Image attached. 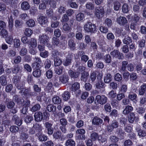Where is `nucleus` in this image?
<instances>
[{
  "label": "nucleus",
  "mask_w": 146,
  "mask_h": 146,
  "mask_svg": "<svg viewBox=\"0 0 146 146\" xmlns=\"http://www.w3.org/2000/svg\"><path fill=\"white\" fill-rule=\"evenodd\" d=\"M117 23L120 25H124L127 23L126 19L124 17L120 16L117 19Z\"/></svg>",
  "instance_id": "obj_9"
},
{
  "label": "nucleus",
  "mask_w": 146,
  "mask_h": 146,
  "mask_svg": "<svg viewBox=\"0 0 146 146\" xmlns=\"http://www.w3.org/2000/svg\"><path fill=\"white\" fill-rule=\"evenodd\" d=\"M49 3L51 7L55 8L56 5V2L53 0H48Z\"/></svg>",
  "instance_id": "obj_52"
},
{
  "label": "nucleus",
  "mask_w": 146,
  "mask_h": 146,
  "mask_svg": "<svg viewBox=\"0 0 146 146\" xmlns=\"http://www.w3.org/2000/svg\"><path fill=\"white\" fill-rule=\"evenodd\" d=\"M100 30L101 32L104 33H106L108 31V28L103 26L100 27Z\"/></svg>",
  "instance_id": "obj_63"
},
{
  "label": "nucleus",
  "mask_w": 146,
  "mask_h": 146,
  "mask_svg": "<svg viewBox=\"0 0 146 146\" xmlns=\"http://www.w3.org/2000/svg\"><path fill=\"white\" fill-rule=\"evenodd\" d=\"M146 90V85L144 84L140 86V88L139 90V94L141 95H143Z\"/></svg>",
  "instance_id": "obj_17"
},
{
  "label": "nucleus",
  "mask_w": 146,
  "mask_h": 146,
  "mask_svg": "<svg viewBox=\"0 0 146 146\" xmlns=\"http://www.w3.org/2000/svg\"><path fill=\"white\" fill-rule=\"evenodd\" d=\"M27 52V49L25 48H23L20 52V54L21 56L25 55Z\"/></svg>",
  "instance_id": "obj_60"
},
{
  "label": "nucleus",
  "mask_w": 146,
  "mask_h": 146,
  "mask_svg": "<svg viewBox=\"0 0 146 146\" xmlns=\"http://www.w3.org/2000/svg\"><path fill=\"white\" fill-rule=\"evenodd\" d=\"M72 58V56L71 55H68L66 57V59L64 61V65L65 66L70 65L71 63Z\"/></svg>",
  "instance_id": "obj_16"
},
{
  "label": "nucleus",
  "mask_w": 146,
  "mask_h": 146,
  "mask_svg": "<svg viewBox=\"0 0 146 146\" xmlns=\"http://www.w3.org/2000/svg\"><path fill=\"white\" fill-rule=\"evenodd\" d=\"M123 42L124 44H128L132 42V39L130 37L127 36L123 40Z\"/></svg>",
  "instance_id": "obj_37"
},
{
  "label": "nucleus",
  "mask_w": 146,
  "mask_h": 146,
  "mask_svg": "<svg viewBox=\"0 0 146 146\" xmlns=\"http://www.w3.org/2000/svg\"><path fill=\"white\" fill-rule=\"evenodd\" d=\"M112 76L111 74H107L104 77V80L106 83H109L111 80Z\"/></svg>",
  "instance_id": "obj_27"
},
{
  "label": "nucleus",
  "mask_w": 146,
  "mask_h": 146,
  "mask_svg": "<svg viewBox=\"0 0 146 146\" xmlns=\"http://www.w3.org/2000/svg\"><path fill=\"white\" fill-rule=\"evenodd\" d=\"M40 55L43 58H46L49 55V52L47 51L44 50L40 52Z\"/></svg>",
  "instance_id": "obj_35"
},
{
  "label": "nucleus",
  "mask_w": 146,
  "mask_h": 146,
  "mask_svg": "<svg viewBox=\"0 0 146 146\" xmlns=\"http://www.w3.org/2000/svg\"><path fill=\"white\" fill-rule=\"evenodd\" d=\"M88 76L89 74L86 72H84L82 74L81 78V80L84 82H86Z\"/></svg>",
  "instance_id": "obj_29"
},
{
  "label": "nucleus",
  "mask_w": 146,
  "mask_h": 146,
  "mask_svg": "<svg viewBox=\"0 0 146 146\" xmlns=\"http://www.w3.org/2000/svg\"><path fill=\"white\" fill-rule=\"evenodd\" d=\"M65 145L66 146H75V142L73 140L69 139L66 141Z\"/></svg>",
  "instance_id": "obj_30"
},
{
  "label": "nucleus",
  "mask_w": 146,
  "mask_h": 146,
  "mask_svg": "<svg viewBox=\"0 0 146 146\" xmlns=\"http://www.w3.org/2000/svg\"><path fill=\"white\" fill-rule=\"evenodd\" d=\"M48 3V0H43L42 3H41L39 5V9L41 10H43L46 9V5Z\"/></svg>",
  "instance_id": "obj_14"
},
{
  "label": "nucleus",
  "mask_w": 146,
  "mask_h": 146,
  "mask_svg": "<svg viewBox=\"0 0 146 146\" xmlns=\"http://www.w3.org/2000/svg\"><path fill=\"white\" fill-rule=\"evenodd\" d=\"M110 54L113 58L121 59L123 58V54L117 50H114L111 52Z\"/></svg>",
  "instance_id": "obj_7"
},
{
  "label": "nucleus",
  "mask_w": 146,
  "mask_h": 146,
  "mask_svg": "<svg viewBox=\"0 0 146 146\" xmlns=\"http://www.w3.org/2000/svg\"><path fill=\"white\" fill-rule=\"evenodd\" d=\"M102 76L100 74H98L97 78L98 79L96 84V86L98 89H101L104 88L105 84L101 80Z\"/></svg>",
  "instance_id": "obj_4"
},
{
  "label": "nucleus",
  "mask_w": 146,
  "mask_h": 146,
  "mask_svg": "<svg viewBox=\"0 0 146 146\" xmlns=\"http://www.w3.org/2000/svg\"><path fill=\"white\" fill-rule=\"evenodd\" d=\"M120 6V3L118 2H115L114 4V9L116 11H118Z\"/></svg>",
  "instance_id": "obj_54"
},
{
  "label": "nucleus",
  "mask_w": 146,
  "mask_h": 146,
  "mask_svg": "<svg viewBox=\"0 0 146 146\" xmlns=\"http://www.w3.org/2000/svg\"><path fill=\"white\" fill-rule=\"evenodd\" d=\"M45 68L48 69L50 67L51 65V61L47 59L45 63Z\"/></svg>",
  "instance_id": "obj_62"
},
{
  "label": "nucleus",
  "mask_w": 146,
  "mask_h": 146,
  "mask_svg": "<svg viewBox=\"0 0 146 146\" xmlns=\"http://www.w3.org/2000/svg\"><path fill=\"white\" fill-rule=\"evenodd\" d=\"M136 117L137 116H135V113L132 112L130 114V115L129 117L128 120L130 123H132L133 122L135 118H136Z\"/></svg>",
  "instance_id": "obj_32"
},
{
  "label": "nucleus",
  "mask_w": 146,
  "mask_h": 146,
  "mask_svg": "<svg viewBox=\"0 0 146 146\" xmlns=\"http://www.w3.org/2000/svg\"><path fill=\"white\" fill-rule=\"evenodd\" d=\"M127 85L125 84H123L121 87L120 91L122 93H125L127 91Z\"/></svg>",
  "instance_id": "obj_56"
},
{
  "label": "nucleus",
  "mask_w": 146,
  "mask_h": 146,
  "mask_svg": "<svg viewBox=\"0 0 146 146\" xmlns=\"http://www.w3.org/2000/svg\"><path fill=\"white\" fill-rule=\"evenodd\" d=\"M40 106L38 104H37L34 106L31 109V111L33 112H35L40 109Z\"/></svg>",
  "instance_id": "obj_51"
},
{
  "label": "nucleus",
  "mask_w": 146,
  "mask_h": 146,
  "mask_svg": "<svg viewBox=\"0 0 146 146\" xmlns=\"http://www.w3.org/2000/svg\"><path fill=\"white\" fill-rule=\"evenodd\" d=\"M66 11V8L62 6H60L58 8V12L60 14L64 13Z\"/></svg>",
  "instance_id": "obj_53"
},
{
  "label": "nucleus",
  "mask_w": 146,
  "mask_h": 146,
  "mask_svg": "<svg viewBox=\"0 0 146 146\" xmlns=\"http://www.w3.org/2000/svg\"><path fill=\"white\" fill-rule=\"evenodd\" d=\"M30 45L29 52V53L32 54H35L36 52L35 50V48L37 46V43L36 40L34 38H32L28 43Z\"/></svg>",
  "instance_id": "obj_1"
},
{
  "label": "nucleus",
  "mask_w": 146,
  "mask_h": 146,
  "mask_svg": "<svg viewBox=\"0 0 146 146\" xmlns=\"http://www.w3.org/2000/svg\"><path fill=\"white\" fill-rule=\"evenodd\" d=\"M38 21L39 23L42 25L46 24L47 22V19L45 16L40 17L38 19Z\"/></svg>",
  "instance_id": "obj_12"
},
{
  "label": "nucleus",
  "mask_w": 146,
  "mask_h": 146,
  "mask_svg": "<svg viewBox=\"0 0 146 146\" xmlns=\"http://www.w3.org/2000/svg\"><path fill=\"white\" fill-rule=\"evenodd\" d=\"M30 6L29 3L27 1H24L22 3L21 5V8L22 10L26 11L30 9Z\"/></svg>",
  "instance_id": "obj_13"
},
{
  "label": "nucleus",
  "mask_w": 146,
  "mask_h": 146,
  "mask_svg": "<svg viewBox=\"0 0 146 146\" xmlns=\"http://www.w3.org/2000/svg\"><path fill=\"white\" fill-rule=\"evenodd\" d=\"M49 38L46 35H40L39 36L38 40L40 44L45 45L48 43Z\"/></svg>",
  "instance_id": "obj_6"
},
{
  "label": "nucleus",
  "mask_w": 146,
  "mask_h": 146,
  "mask_svg": "<svg viewBox=\"0 0 146 146\" xmlns=\"http://www.w3.org/2000/svg\"><path fill=\"white\" fill-rule=\"evenodd\" d=\"M98 140L100 142L104 143L107 142L106 137H104L103 135H99L98 138Z\"/></svg>",
  "instance_id": "obj_44"
},
{
  "label": "nucleus",
  "mask_w": 146,
  "mask_h": 146,
  "mask_svg": "<svg viewBox=\"0 0 146 146\" xmlns=\"http://www.w3.org/2000/svg\"><path fill=\"white\" fill-rule=\"evenodd\" d=\"M103 120L102 119L97 117H96L93 119L92 123L96 125H99L102 123Z\"/></svg>",
  "instance_id": "obj_11"
},
{
  "label": "nucleus",
  "mask_w": 146,
  "mask_h": 146,
  "mask_svg": "<svg viewBox=\"0 0 146 146\" xmlns=\"http://www.w3.org/2000/svg\"><path fill=\"white\" fill-rule=\"evenodd\" d=\"M7 81L6 80V76L2 75L0 77V83L3 86H5L7 84Z\"/></svg>",
  "instance_id": "obj_26"
},
{
  "label": "nucleus",
  "mask_w": 146,
  "mask_h": 146,
  "mask_svg": "<svg viewBox=\"0 0 146 146\" xmlns=\"http://www.w3.org/2000/svg\"><path fill=\"white\" fill-rule=\"evenodd\" d=\"M35 120L37 122L41 121L43 118L42 113L41 112H37L34 115Z\"/></svg>",
  "instance_id": "obj_10"
},
{
  "label": "nucleus",
  "mask_w": 146,
  "mask_h": 146,
  "mask_svg": "<svg viewBox=\"0 0 146 146\" xmlns=\"http://www.w3.org/2000/svg\"><path fill=\"white\" fill-rule=\"evenodd\" d=\"M46 76L48 79L51 78L52 76V72L51 70H49L46 72Z\"/></svg>",
  "instance_id": "obj_61"
},
{
  "label": "nucleus",
  "mask_w": 146,
  "mask_h": 146,
  "mask_svg": "<svg viewBox=\"0 0 146 146\" xmlns=\"http://www.w3.org/2000/svg\"><path fill=\"white\" fill-rule=\"evenodd\" d=\"M54 144L51 141H48L44 143L41 146H53Z\"/></svg>",
  "instance_id": "obj_64"
},
{
  "label": "nucleus",
  "mask_w": 146,
  "mask_h": 146,
  "mask_svg": "<svg viewBox=\"0 0 146 146\" xmlns=\"http://www.w3.org/2000/svg\"><path fill=\"white\" fill-rule=\"evenodd\" d=\"M33 120V117L31 116H27L25 117V121L27 123H30Z\"/></svg>",
  "instance_id": "obj_59"
},
{
  "label": "nucleus",
  "mask_w": 146,
  "mask_h": 146,
  "mask_svg": "<svg viewBox=\"0 0 146 146\" xmlns=\"http://www.w3.org/2000/svg\"><path fill=\"white\" fill-rule=\"evenodd\" d=\"M26 24L29 27H33L35 26V22L33 19H30L26 22Z\"/></svg>",
  "instance_id": "obj_25"
},
{
  "label": "nucleus",
  "mask_w": 146,
  "mask_h": 146,
  "mask_svg": "<svg viewBox=\"0 0 146 146\" xmlns=\"http://www.w3.org/2000/svg\"><path fill=\"white\" fill-rule=\"evenodd\" d=\"M80 84L78 82H76L73 84L72 86V90L73 91L75 92L78 90L80 88Z\"/></svg>",
  "instance_id": "obj_31"
},
{
  "label": "nucleus",
  "mask_w": 146,
  "mask_h": 146,
  "mask_svg": "<svg viewBox=\"0 0 146 146\" xmlns=\"http://www.w3.org/2000/svg\"><path fill=\"white\" fill-rule=\"evenodd\" d=\"M71 29V26L66 23H64L63 25L62 29L64 31H69Z\"/></svg>",
  "instance_id": "obj_34"
},
{
  "label": "nucleus",
  "mask_w": 146,
  "mask_h": 146,
  "mask_svg": "<svg viewBox=\"0 0 146 146\" xmlns=\"http://www.w3.org/2000/svg\"><path fill=\"white\" fill-rule=\"evenodd\" d=\"M104 59L106 63H110L111 61V57L110 55L107 54L105 55L104 57Z\"/></svg>",
  "instance_id": "obj_45"
},
{
  "label": "nucleus",
  "mask_w": 146,
  "mask_h": 146,
  "mask_svg": "<svg viewBox=\"0 0 146 146\" xmlns=\"http://www.w3.org/2000/svg\"><path fill=\"white\" fill-rule=\"evenodd\" d=\"M84 30L87 32L94 33L96 31V26L90 22L87 23L84 26Z\"/></svg>",
  "instance_id": "obj_2"
},
{
  "label": "nucleus",
  "mask_w": 146,
  "mask_h": 146,
  "mask_svg": "<svg viewBox=\"0 0 146 146\" xmlns=\"http://www.w3.org/2000/svg\"><path fill=\"white\" fill-rule=\"evenodd\" d=\"M76 19L78 21H82L84 19V14L82 13H78L76 15Z\"/></svg>",
  "instance_id": "obj_24"
},
{
  "label": "nucleus",
  "mask_w": 146,
  "mask_h": 146,
  "mask_svg": "<svg viewBox=\"0 0 146 146\" xmlns=\"http://www.w3.org/2000/svg\"><path fill=\"white\" fill-rule=\"evenodd\" d=\"M133 110V108L130 106H127L123 111V114L126 115L128 114Z\"/></svg>",
  "instance_id": "obj_19"
},
{
  "label": "nucleus",
  "mask_w": 146,
  "mask_h": 146,
  "mask_svg": "<svg viewBox=\"0 0 146 146\" xmlns=\"http://www.w3.org/2000/svg\"><path fill=\"white\" fill-rule=\"evenodd\" d=\"M33 33L32 31L30 29L26 28L24 32L25 35L28 37L30 36Z\"/></svg>",
  "instance_id": "obj_38"
},
{
  "label": "nucleus",
  "mask_w": 146,
  "mask_h": 146,
  "mask_svg": "<svg viewBox=\"0 0 146 146\" xmlns=\"http://www.w3.org/2000/svg\"><path fill=\"white\" fill-rule=\"evenodd\" d=\"M62 63L61 60L59 58H55L54 60V65L55 66H58L60 65Z\"/></svg>",
  "instance_id": "obj_48"
},
{
  "label": "nucleus",
  "mask_w": 146,
  "mask_h": 146,
  "mask_svg": "<svg viewBox=\"0 0 146 146\" xmlns=\"http://www.w3.org/2000/svg\"><path fill=\"white\" fill-rule=\"evenodd\" d=\"M86 132L84 129H78L76 131V137L79 140H85V136L84 135Z\"/></svg>",
  "instance_id": "obj_3"
},
{
  "label": "nucleus",
  "mask_w": 146,
  "mask_h": 146,
  "mask_svg": "<svg viewBox=\"0 0 146 146\" xmlns=\"http://www.w3.org/2000/svg\"><path fill=\"white\" fill-rule=\"evenodd\" d=\"M10 130L11 132L13 133H16L18 132L19 128L16 126H12L11 127Z\"/></svg>",
  "instance_id": "obj_50"
},
{
  "label": "nucleus",
  "mask_w": 146,
  "mask_h": 146,
  "mask_svg": "<svg viewBox=\"0 0 146 146\" xmlns=\"http://www.w3.org/2000/svg\"><path fill=\"white\" fill-rule=\"evenodd\" d=\"M52 101L54 104H59L61 102V99L58 96H54L52 98Z\"/></svg>",
  "instance_id": "obj_23"
},
{
  "label": "nucleus",
  "mask_w": 146,
  "mask_h": 146,
  "mask_svg": "<svg viewBox=\"0 0 146 146\" xmlns=\"http://www.w3.org/2000/svg\"><path fill=\"white\" fill-rule=\"evenodd\" d=\"M98 134L96 132L93 133L91 134V138L93 141H95L97 139H98L99 137Z\"/></svg>",
  "instance_id": "obj_41"
},
{
  "label": "nucleus",
  "mask_w": 146,
  "mask_h": 146,
  "mask_svg": "<svg viewBox=\"0 0 146 146\" xmlns=\"http://www.w3.org/2000/svg\"><path fill=\"white\" fill-rule=\"evenodd\" d=\"M13 39L12 36H9L6 38L5 41L7 44L11 45L13 44Z\"/></svg>",
  "instance_id": "obj_33"
},
{
  "label": "nucleus",
  "mask_w": 146,
  "mask_h": 146,
  "mask_svg": "<svg viewBox=\"0 0 146 146\" xmlns=\"http://www.w3.org/2000/svg\"><path fill=\"white\" fill-rule=\"evenodd\" d=\"M13 19L12 17L11 16L9 20V28L10 31H11L13 30Z\"/></svg>",
  "instance_id": "obj_21"
},
{
  "label": "nucleus",
  "mask_w": 146,
  "mask_h": 146,
  "mask_svg": "<svg viewBox=\"0 0 146 146\" xmlns=\"http://www.w3.org/2000/svg\"><path fill=\"white\" fill-rule=\"evenodd\" d=\"M33 75L35 77H39L41 75V71L38 68L33 71Z\"/></svg>",
  "instance_id": "obj_36"
},
{
  "label": "nucleus",
  "mask_w": 146,
  "mask_h": 146,
  "mask_svg": "<svg viewBox=\"0 0 146 146\" xmlns=\"http://www.w3.org/2000/svg\"><path fill=\"white\" fill-rule=\"evenodd\" d=\"M94 13L98 19H99L103 17L104 13V9L102 8L96 9Z\"/></svg>",
  "instance_id": "obj_8"
},
{
  "label": "nucleus",
  "mask_w": 146,
  "mask_h": 146,
  "mask_svg": "<svg viewBox=\"0 0 146 146\" xmlns=\"http://www.w3.org/2000/svg\"><path fill=\"white\" fill-rule=\"evenodd\" d=\"M68 74L70 77L72 78H76L79 76L78 74V72H74L72 70H70L68 71Z\"/></svg>",
  "instance_id": "obj_18"
},
{
  "label": "nucleus",
  "mask_w": 146,
  "mask_h": 146,
  "mask_svg": "<svg viewBox=\"0 0 146 146\" xmlns=\"http://www.w3.org/2000/svg\"><path fill=\"white\" fill-rule=\"evenodd\" d=\"M61 132L59 131H57L56 132H54L53 134L54 138H55L56 139H60L61 137Z\"/></svg>",
  "instance_id": "obj_40"
},
{
  "label": "nucleus",
  "mask_w": 146,
  "mask_h": 146,
  "mask_svg": "<svg viewBox=\"0 0 146 146\" xmlns=\"http://www.w3.org/2000/svg\"><path fill=\"white\" fill-rule=\"evenodd\" d=\"M60 124L62 126H66L67 123V121L66 119L64 118L60 119Z\"/></svg>",
  "instance_id": "obj_57"
},
{
  "label": "nucleus",
  "mask_w": 146,
  "mask_h": 146,
  "mask_svg": "<svg viewBox=\"0 0 146 146\" xmlns=\"http://www.w3.org/2000/svg\"><path fill=\"white\" fill-rule=\"evenodd\" d=\"M86 8L90 10H93L94 9V6L92 3H88L86 4Z\"/></svg>",
  "instance_id": "obj_58"
},
{
  "label": "nucleus",
  "mask_w": 146,
  "mask_h": 146,
  "mask_svg": "<svg viewBox=\"0 0 146 146\" xmlns=\"http://www.w3.org/2000/svg\"><path fill=\"white\" fill-rule=\"evenodd\" d=\"M34 126L35 129L36 131H40L42 130V127L40 125L38 124H35L34 125Z\"/></svg>",
  "instance_id": "obj_46"
},
{
  "label": "nucleus",
  "mask_w": 146,
  "mask_h": 146,
  "mask_svg": "<svg viewBox=\"0 0 146 146\" xmlns=\"http://www.w3.org/2000/svg\"><path fill=\"white\" fill-rule=\"evenodd\" d=\"M52 42L53 45L57 46L59 44L60 40L56 37H54L52 38Z\"/></svg>",
  "instance_id": "obj_43"
},
{
  "label": "nucleus",
  "mask_w": 146,
  "mask_h": 146,
  "mask_svg": "<svg viewBox=\"0 0 146 146\" xmlns=\"http://www.w3.org/2000/svg\"><path fill=\"white\" fill-rule=\"evenodd\" d=\"M63 99L64 101L68 100L70 97V94L68 92H65L62 95Z\"/></svg>",
  "instance_id": "obj_28"
},
{
  "label": "nucleus",
  "mask_w": 146,
  "mask_h": 146,
  "mask_svg": "<svg viewBox=\"0 0 146 146\" xmlns=\"http://www.w3.org/2000/svg\"><path fill=\"white\" fill-rule=\"evenodd\" d=\"M21 43L20 40L17 38H15L14 39L13 44V47L15 48H19L20 46Z\"/></svg>",
  "instance_id": "obj_15"
},
{
  "label": "nucleus",
  "mask_w": 146,
  "mask_h": 146,
  "mask_svg": "<svg viewBox=\"0 0 146 146\" xmlns=\"http://www.w3.org/2000/svg\"><path fill=\"white\" fill-rule=\"evenodd\" d=\"M116 95V93L113 90H111L109 93L108 97L111 98H114L115 97Z\"/></svg>",
  "instance_id": "obj_55"
},
{
  "label": "nucleus",
  "mask_w": 146,
  "mask_h": 146,
  "mask_svg": "<svg viewBox=\"0 0 146 146\" xmlns=\"http://www.w3.org/2000/svg\"><path fill=\"white\" fill-rule=\"evenodd\" d=\"M96 78V74L94 72H92L90 75L89 82H94Z\"/></svg>",
  "instance_id": "obj_39"
},
{
  "label": "nucleus",
  "mask_w": 146,
  "mask_h": 146,
  "mask_svg": "<svg viewBox=\"0 0 146 146\" xmlns=\"http://www.w3.org/2000/svg\"><path fill=\"white\" fill-rule=\"evenodd\" d=\"M56 108V107L52 105H48L47 107V110L50 112L55 111Z\"/></svg>",
  "instance_id": "obj_42"
},
{
  "label": "nucleus",
  "mask_w": 146,
  "mask_h": 146,
  "mask_svg": "<svg viewBox=\"0 0 146 146\" xmlns=\"http://www.w3.org/2000/svg\"><path fill=\"white\" fill-rule=\"evenodd\" d=\"M68 75L64 74L60 78V81L63 83L64 84L67 82L68 80Z\"/></svg>",
  "instance_id": "obj_20"
},
{
  "label": "nucleus",
  "mask_w": 146,
  "mask_h": 146,
  "mask_svg": "<svg viewBox=\"0 0 146 146\" xmlns=\"http://www.w3.org/2000/svg\"><path fill=\"white\" fill-rule=\"evenodd\" d=\"M107 99V98L104 96L98 95L96 97L95 102L96 101L98 104H103L106 102Z\"/></svg>",
  "instance_id": "obj_5"
},
{
  "label": "nucleus",
  "mask_w": 146,
  "mask_h": 146,
  "mask_svg": "<svg viewBox=\"0 0 146 146\" xmlns=\"http://www.w3.org/2000/svg\"><path fill=\"white\" fill-rule=\"evenodd\" d=\"M122 78L121 75L119 73H117L115 75L114 79L116 81L120 82Z\"/></svg>",
  "instance_id": "obj_47"
},
{
  "label": "nucleus",
  "mask_w": 146,
  "mask_h": 146,
  "mask_svg": "<svg viewBox=\"0 0 146 146\" xmlns=\"http://www.w3.org/2000/svg\"><path fill=\"white\" fill-rule=\"evenodd\" d=\"M122 10L124 13H127L129 11V6L127 4H124L123 5Z\"/></svg>",
  "instance_id": "obj_49"
},
{
  "label": "nucleus",
  "mask_w": 146,
  "mask_h": 146,
  "mask_svg": "<svg viewBox=\"0 0 146 146\" xmlns=\"http://www.w3.org/2000/svg\"><path fill=\"white\" fill-rule=\"evenodd\" d=\"M55 73L58 75L61 74L64 70V68L63 66L56 68L54 69Z\"/></svg>",
  "instance_id": "obj_22"
}]
</instances>
